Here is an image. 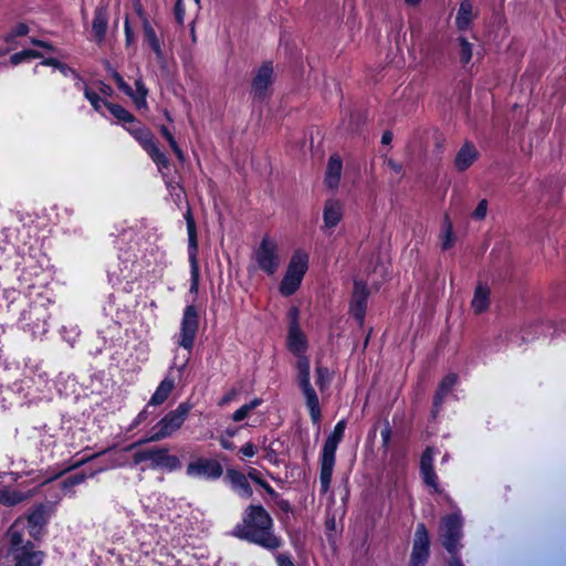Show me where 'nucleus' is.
<instances>
[{
	"mask_svg": "<svg viewBox=\"0 0 566 566\" xmlns=\"http://www.w3.org/2000/svg\"><path fill=\"white\" fill-rule=\"evenodd\" d=\"M298 310L293 307L289 311V329L286 346L289 350L296 357L297 384L305 397L306 406L310 410L311 418L314 423L321 420V407L318 397L313 388L310 379V359L306 356L308 349V340L305 333L298 324Z\"/></svg>",
	"mask_w": 566,
	"mask_h": 566,
	"instance_id": "nucleus-1",
	"label": "nucleus"
},
{
	"mask_svg": "<svg viewBox=\"0 0 566 566\" xmlns=\"http://www.w3.org/2000/svg\"><path fill=\"white\" fill-rule=\"evenodd\" d=\"M234 535L274 551L281 547L282 541L273 533V520L261 505H250L244 512L242 523L234 528Z\"/></svg>",
	"mask_w": 566,
	"mask_h": 566,
	"instance_id": "nucleus-2",
	"label": "nucleus"
},
{
	"mask_svg": "<svg viewBox=\"0 0 566 566\" xmlns=\"http://www.w3.org/2000/svg\"><path fill=\"white\" fill-rule=\"evenodd\" d=\"M346 421H338L334 427L333 432L327 437L323 446L322 453L319 457V484L322 493H327L331 488L332 476L336 461V450L344 437Z\"/></svg>",
	"mask_w": 566,
	"mask_h": 566,
	"instance_id": "nucleus-3",
	"label": "nucleus"
},
{
	"mask_svg": "<svg viewBox=\"0 0 566 566\" xmlns=\"http://www.w3.org/2000/svg\"><path fill=\"white\" fill-rule=\"evenodd\" d=\"M46 522L45 509L38 506L29 515L17 518L8 530L7 536L18 542L27 538L25 535L28 533L29 537L39 539L42 536Z\"/></svg>",
	"mask_w": 566,
	"mask_h": 566,
	"instance_id": "nucleus-4",
	"label": "nucleus"
},
{
	"mask_svg": "<svg viewBox=\"0 0 566 566\" xmlns=\"http://www.w3.org/2000/svg\"><path fill=\"white\" fill-rule=\"evenodd\" d=\"M308 262L310 254L307 251L297 249L293 252L279 287L283 296H290L298 290L308 269Z\"/></svg>",
	"mask_w": 566,
	"mask_h": 566,
	"instance_id": "nucleus-5",
	"label": "nucleus"
},
{
	"mask_svg": "<svg viewBox=\"0 0 566 566\" xmlns=\"http://www.w3.org/2000/svg\"><path fill=\"white\" fill-rule=\"evenodd\" d=\"M253 260L259 270L273 275L281 265V253L279 241L269 234H265L253 252Z\"/></svg>",
	"mask_w": 566,
	"mask_h": 566,
	"instance_id": "nucleus-6",
	"label": "nucleus"
},
{
	"mask_svg": "<svg viewBox=\"0 0 566 566\" xmlns=\"http://www.w3.org/2000/svg\"><path fill=\"white\" fill-rule=\"evenodd\" d=\"M125 129L138 142L159 169L168 168L169 161L157 147L153 133L133 116V122L125 123Z\"/></svg>",
	"mask_w": 566,
	"mask_h": 566,
	"instance_id": "nucleus-7",
	"label": "nucleus"
},
{
	"mask_svg": "<svg viewBox=\"0 0 566 566\" xmlns=\"http://www.w3.org/2000/svg\"><path fill=\"white\" fill-rule=\"evenodd\" d=\"M190 406L188 403H180L175 410L168 412L157 424L153 428V433L148 441H159L170 437L175 433L185 422Z\"/></svg>",
	"mask_w": 566,
	"mask_h": 566,
	"instance_id": "nucleus-8",
	"label": "nucleus"
},
{
	"mask_svg": "<svg viewBox=\"0 0 566 566\" xmlns=\"http://www.w3.org/2000/svg\"><path fill=\"white\" fill-rule=\"evenodd\" d=\"M9 541V553L12 556L13 566H41L43 563V552L35 548L33 543L23 538L18 542L12 538Z\"/></svg>",
	"mask_w": 566,
	"mask_h": 566,
	"instance_id": "nucleus-9",
	"label": "nucleus"
},
{
	"mask_svg": "<svg viewBox=\"0 0 566 566\" xmlns=\"http://www.w3.org/2000/svg\"><path fill=\"white\" fill-rule=\"evenodd\" d=\"M185 220L187 223V232H188V254H189L190 274H191L190 292L197 293L198 287H199V277H200L199 264H198V259H197L198 242H197L196 222L192 217L190 208H188L185 213Z\"/></svg>",
	"mask_w": 566,
	"mask_h": 566,
	"instance_id": "nucleus-10",
	"label": "nucleus"
},
{
	"mask_svg": "<svg viewBox=\"0 0 566 566\" xmlns=\"http://www.w3.org/2000/svg\"><path fill=\"white\" fill-rule=\"evenodd\" d=\"M198 313L193 305H188L182 315L180 323V331L175 336L176 343L187 349L191 350L195 344L196 335L198 332Z\"/></svg>",
	"mask_w": 566,
	"mask_h": 566,
	"instance_id": "nucleus-11",
	"label": "nucleus"
},
{
	"mask_svg": "<svg viewBox=\"0 0 566 566\" xmlns=\"http://www.w3.org/2000/svg\"><path fill=\"white\" fill-rule=\"evenodd\" d=\"M461 528L462 520L458 514L448 515L442 520L440 536L443 546L451 555H455L461 548L459 543L462 536Z\"/></svg>",
	"mask_w": 566,
	"mask_h": 566,
	"instance_id": "nucleus-12",
	"label": "nucleus"
},
{
	"mask_svg": "<svg viewBox=\"0 0 566 566\" xmlns=\"http://www.w3.org/2000/svg\"><path fill=\"white\" fill-rule=\"evenodd\" d=\"M222 467L218 461L199 458L188 464L186 472L191 478L218 479L222 475Z\"/></svg>",
	"mask_w": 566,
	"mask_h": 566,
	"instance_id": "nucleus-13",
	"label": "nucleus"
},
{
	"mask_svg": "<svg viewBox=\"0 0 566 566\" xmlns=\"http://www.w3.org/2000/svg\"><path fill=\"white\" fill-rule=\"evenodd\" d=\"M429 556V537L423 524L417 526L410 566H423Z\"/></svg>",
	"mask_w": 566,
	"mask_h": 566,
	"instance_id": "nucleus-14",
	"label": "nucleus"
},
{
	"mask_svg": "<svg viewBox=\"0 0 566 566\" xmlns=\"http://www.w3.org/2000/svg\"><path fill=\"white\" fill-rule=\"evenodd\" d=\"M344 217V203L335 198L328 199L323 208V231L332 233Z\"/></svg>",
	"mask_w": 566,
	"mask_h": 566,
	"instance_id": "nucleus-15",
	"label": "nucleus"
},
{
	"mask_svg": "<svg viewBox=\"0 0 566 566\" xmlns=\"http://www.w3.org/2000/svg\"><path fill=\"white\" fill-rule=\"evenodd\" d=\"M113 78L115 80L118 88L133 99L137 108L140 109L147 106L146 96L148 94V90L140 78L136 80L135 82L136 91H133V88L117 72H114Z\"/></svg>",
	"mask_w": 566,
	"mask_h": 566,
	"instance_id": "nucleus-16",
	"label": "nucleus"
},
{
	"mask_svg": "<svg viewBox=\"0 0 566 566\" xmlns=\"http://www.w3.org/2000/svg\"><path fill=\"white\" fill-rule=\"evenodd\" d=\"M368 301V290L364 282L355 281L353 297L350 302V313L361 325L366 314Z\"/></svg>",
	"mask_w": 566,
	"mask_h": 566,
	"instance_id": "nucleus-17",
	"label": "nucleus"
},
{
	"mask_svg": "<svg viewBox=\"0 0 566 566\" xmlns=\"http://www.w3.org/2000/svg\"><path fill=\"white\" fill-rule=\"evenodd\" d=\"M273 65L270 62L263 63L252 81V93L258 97L265 96L273 83Z\"/></svg>",
	"mask_w": 566,
	"mask_h": 566,
	"instance_id": "nucleus-18",
	"label": "nucleus"
},
{
	"mask_svg": "<svg viewBox=\"0 0 566 566\" xmlns=\"http://www.w3.org/2000/svg\"><path fill=\"white\" fill-rule=\"evenodd\" d=\"M433 459L434 451L432 448H427L421 455L420 460V471L423 479V482L432 488L434 492H439V483L438 476L433 471Z\"/></svg>",
	"mask_w": 566,
	"mask_h": 566,
	"instance_id": "nucleus-19",
	"label": "nucleus"
},
{
	"mask_svg": "<svg viewBox=\"0 0 566 566\" xmlns=\"http://www.w3.org/2000/svg\"><path fill=\"white\" fill-rule=\"evenodd\" d=\"M479 158V151L476 147L471 143H465L459 149L454 158V166L457 170L464 171L473 165Z\"/></svg>",
	"mask_w": 566,
	"mask_h": 566,
	"instance_id": "nucleus-20",
	"label": "nucleus"
},
{
	"mask_svg": "<svg viewBox=\"0 0 566 566\" xmlns=\"http://www.w3.org/2000/svg\"><path fill=\"white\" fill-rule=\"evenodd\" d=\"M226 479L230 482L232 488L239 493L240 496L249 499L252 495V489L243 473L234 469H229L227 470Z\"/></svg>",
	"mask_w": 566,
	"mask_h": 566,
	"instance_id": "nucleus-21",
	"label": "nucleus"
},
{
	"mask_svg": "<svg viewBox=\"0 0 566 566\" xmlns=\"http://www.w3.org/2000/svg\"><path fill=\"white\" fill-rule=\"evenodd\" d=\"M343 170V163L338 155H332L328 159L326 174H325V184L328 188L335 189L338 187L340 181Z\"/></svg>",
	"mask_w": 566,
	"mask_h": 566,
	"instance_id": "nucleus-22",
	"label": "nucleus"
},
{
	"mask_svg": "<svg viewBox=\"0 0 566 566\" xmlns=\"http://www.w3.org/2000/svg\"><path fill=\"white\" fill-rule=\"evenodd\" d=\"M143 32L145 42L149 45V48L154 51L157 60L164 61L165 54L161 48V41L158 38L154 27L147 19L143 21Z\"/></svg>",
	"mask_w": 566,
	"mask_h": 566,
	"instance_id": "nucleus-23",
	"label": "nucleus"
},
{
	"mask_svg": "<svg viewBox=\"0 0 566 566\" xmlns=\"http://www.w3.org/2000/svg\"><path fill=\"white\" fill-rule=\"evenodd\" d=\"M164 449L149 448L137 450L133 455L134 464H140L143 462H149L151 468H159V460L161 459V452Z\"/></svg>",
	"mask_w": 566,
	"mask_h": 566,
	"instance_id": "nucleus-24",
	"label": "nucleus"
},
{
	"mask_svg": "<svg viewBox=\"0 0 566 566\" xmlns=\"http://www.w3.org/2000/svg\"><path fill=\"white\" fill-rule=\"evenodd\" d=\"M490 289L486 285L479 284L475 287L471 306L475 314H481L489 308Z\"/></svg>",
	"mask_w": 566,
	"mask_h": 566,
	"instance_id": "nucleus-25",
	"label": "nucleus"
},
{
	"mask_svg": "<svg viewBox=\"0 0 566 566\" xmlns=\"http://www.w3.org/2000/svg\"><path fill=\"white\" fill-rule=\"evenodd\" d=\"M175 387V380L170 377H166L156 388L151 396L148 406H159L166 401Z\"/></svg>",
	"mask_w": 566,
	"mask_h": 566,
	"instance_id": "nucleus-26",
	"label": "nucleus"
},
{
	"mask_svg": "<svg viewBox=\"0 0 566 566\" xmlns=\"http://www.w3.org/2000/svg\"><path fill=\"white\" fill-rule=\"evenodd\" d=\"M475 14L473 12V6L469 0H463L460 3L457 17H455V23L458 29L460 30H467L469 29L471 22L473 21Z\"/></svg>",
	"mask_w": 566,
	"mask_h": 566,
	"instance_id": "nucleus-27",
	"label": "nucleus"
},
{
	"mask_svg": "<svg viewBox=\"0 0 566 566\" xmlns=\"http://www.w3.org/2000/svg\"><path fill=\"white\" fill-rule=\"evenodd\" d=\"M108 14L105 8H97L94 12L92 30L97 41H102L107 29Z\"/></svg>",
	"mask_w": 566,
	"mask_h": 566,
	"instance_id": "nucleus-28",
	"label": "nucleus"
},
{
	"mask_svg": "<svg viewBox=\"0 0 566 566\" xmlns=\"http://www.w3.org/2000/svg\"><path fill=\"white\" fill-rule=\"evenodd\" d=\"M439 241L441 249L444 251L451 249L455 243V234L449 216H446L443 219Z\"/></svg>",
	"mask_w": 566,
	"mask_h": 566,
	"instance_id": "nucleus-29",
	"label": "nucleus"
},
{
	"mask_svg": "<svg viewBox=\"0 0 566 566\" xmlns=\"http://www.w3.org/2000/svg\"><path fill=\"white\" fill-rule=\"evenodd\" d=\"M7 478V473H0V503L4 505H15L22 502L25 496L20 492L8 490L3 485V480Z\"/></svg>",
	"mask_w": 566,
	"mask_h": 566,
	"instance_id": "nucleus-30",
	"label": "nucleus"
},
{
	"mask_svg": "<svg viewBox=\"0 0 566 566\" xmlns=\"http://www.w3.org/2000/svg\"><path fill=\"white\" fill-rule=\"evenodd\" d=\"M458 381V376L455 374H449L447 375L441 382L439 384V387L437 389L436 396H434V406L439 407L444 398L449 395V392L452 390L454 385Z\"/></svg>",
	"mask_w": 566,
	"mask_h": 566,
	"instance_id": "nucleus-31",
	"label": "nucleus"
},
{
	"mask_svg": "<svg viewBox=\"0 0 566 566\" xmlns=\"http://www.w3.org/2000/svg\"><path fill=\"white\" fill-rule=\"evenodd\" d=\"M262 402L263 400L261 398H254L249 403L241 406L232 413V420L235 422L244 420L251 413V411L261 406Z\"/></svg>",
	"mask_w": 566,
	"mask_h": 566,
	"instance_id": "nucleus-32",
	"label": "nucleus"
},
{
	"mask_svg": "<svg viewBox=\"0 0 566 566\" xmlns=\"http://www.w3.org/2000/svg\"><path fill=\"white\" fill-rule=\"evenodd\" d=\"M105 107L115 118H117L123 124H125L126 122H133V115L120 105L105 103Z\"/></svg>",
	"mask_w": 566,
	"mask_h": 566,
	"instance_id": "nucleus-33",
	"label": "nucleus"
},
{
	"mask_svg": "<svg viewBox=\"0 0 566 566\" xmlns=\"http://www.w3.org/2000/svg\"><path fill=\"white\" fill-rule=\"evenodd\" d=\"M458 41H459V46H460V50H459L460 62L463 65H467L472 59V54H473L472 44L463 36H460L458 39Z\"/></svg>",
	"mask_w": 566,
	"mask_h": 566,
	"instance_id": "nucleus-34",
	"label": "nucleus"
},
{
	"mask_svg": "<svg viewBox=\"0 0 566 566\" xmlns=\"http://www.w3.org/2000/svg\"><path fill=\"white\" fill-rule=\"evenodd\" d=\"M41 65H52L56 67L64 76L74 75L76 77V85L80 87L81 85V78L76 75L74 70L69 67L67 65L59 62L57 60L53 57L45 59L41 62Z\"/></svg>",
	"mask_w": 566,
	"mask_h": 566,
	"instance_id": "nucleus-35",
	"label": "nucleus"
},
{
	"mask_svg": "<svg viewBox=\"0 0 566 566\" xmlns=\"http://www.w3.org/2000/svg\"><path fill=\"white\" fill-rule=\"evenodd\" d=\"M315 382L318 388L323 391L325 390L331 382V374L328 368L318 365L315 369Z\"/></svg>",
	"mask_w": 566,
	"mask_h": 566,
	"instance_id": "nucleus-36",
	"label": "nucleus"
},
{
	"mask_svg": "<svg viewBox=\"0 0 566 566\" xmlns=\"http://www.w3.org/2000/svg\"><path fill=\"white\" fill-rule=\"evenodd\" d=\"M44 54L38 50H23L21 52H18L13 55H11L10 60H11V63L13 65H17L25 60H30V59H40V57H43Z\"/></svg>",
	"mask_w": 566,
	"mask_h": 566,
	"instance_id": "nucleus-37",
	"label": "nucleus"
},
{
	"mask_svg": "<svg viewBox=\"0 0 566 566\" xmlns=\"http://www.w3.org/2000/svg\"><path fill=\"white\" fill-rule=\"evenodd\" d=\"M160 133L165 137V139L168 142V144H169L170 148L172 149V151L175 153L176 157L180 161H184L185 155H184L182 150L180 149V147L178 146L177 142L175 140V137L169 132V129L166 126H161Z\"/></svg>",
	"mask_w": 566,
	"mask_h": 566,
	"instance_id": "nucleus-38",
	"label": "nucleus"
},
{
	"mask_svg": "<svg viewBox=\"0 0 566 566\" xmlns=\"http://www.w3.org/2000/svg\"><path fill=\"white\" fill-rule=\"evenodd\" d=\"M159 460V468H167L169 470H176L180 465V461L176 455L168 454L167 450L164 449Z\"/></svg>",
	"mask_w": 566,
	"mask_h": 566,
	"instance_id": "nucleus-39",
	"label": "nucleus"
},
{
	"mask_svg": "<svg viewBox=\"0 0 566 566\" xmlns=\"http://www.w3.org/2000/svg\"><path fill=\"white\" fill-rule=\"evenodd\" d=\"M137 444L138 443H133V444L124 448L122 451H117V452L109 454V461H111L109 467L113 468V467L124 465L126 463V461L124 459L123 452L132 451L133 449H135L137 447Z\"/></svg>",
	"mask_w": 566,
	"mask_h": 566,
	"instance_id": "nucleus-40",
	"label": "nucleus"
},
{
	"mask_svg": "<svg viewBox=\"0 0 566 566\" xmlns=\"http://www.w3.org/2000/svg\"><path fill=\"white\" fill-rule=\"evenodd\" d=\"M84 95L90 101L91 105L95 111L101 112L102 107L105 106L106 101L101 98L97 93L91 91L87 87H84Z\"/></svg>",
	"mask_w": 566,
	"mask_h": 566,
	"instance_id": "nucleus-41",
	"label": "nucleus"
},
{
	"mask_svg": "<svg viewBox=\"0 0 566 566\" xmlns=\"http://www.w3.org/2000/svg\"><path fill=\"white\" fill-rule=\"evenodd\" d=\"M239 396V389L237 388H231L229 389L224 395L223 397L218 401V406L220 407H224V406H228L229 403L233 402L237 400Z\"/></svg>",
	"mask_w": 566,
	"mask_h": 566,
	"instance_id": "nucleus-42",
	"label": "nucleus"
},
{
	"mask_svg": "<svg viewBox=\"0 0 566 566\" xmlns=\"http://www.w3.org/2000/svg\"><path fill=\"white\" fill-rule=\"evenodd\" d=\"M488 212V201L485 199H482L476 208L474 209L472 217L476 220H482L486 217Z\"/></svg>",
	"mask_w": 566,
	"mask_h": 566,
	"instance_id": "nucleus-43",
	"label": "nucleus"
},
{
	"mask_svg": "<svg viewBox=\"0 0 566 566\" xmlns=\"http://www.w3.org/2000/svg\"><path fill=\"white\" fill-rule=\"evenodd\" d=\"M184 0H177L175 6V15L178 23L182 24L185 20V8H184Z\"/></svg>",
	"mask_w": 566,
	"mask_h": 566,
	"instance_id": "nucleus-44",
	"label": "nucleus"
},
{
	"mask_svg": "<svg viewBox=\"0 0 566 566\" xmlns=\"http://www.w3.org/2000/svg\"><path fill=\"white\" fill-rule=\"evenodd\" d=\"M256 451H258V448L251 442L245 443L240 449V452L242 453V455L247 457V458H252L253 455H255Z\"/></svg>",
	"mask_w": 566,
	"mask_h": 566,
	"instance_id": "nucleus-45",
	"label": "nucleus"
},
{
	"mask_svg": "<svg viewBox=\"0 0 566 566\" xmlns=\"http://www.w3.org/2000/svg\"><path fill=\"white\" fill-rule=\"evenodd\" d=\"M124 30H125L126 43L129 45L134 42V32H133L127 19L124 24Z\"/></svg>",
	"mask_w": 566,
	"mask_h": 566,
	"instance_id": "nucleus-46",
	"label": "nucleus"
},
{
	"mask_svg": "<svg viewBox=\"0 0 566 566\" xmlns=\"http://www.w3.org/2000/svg\"><path fill=\"white\" fill-rule=\"evenodd\" d=\"M276 563L279 566H294L293 562L291 560V558L286 555H283V554H279L276 556Z\"/></svg>",
	"mask_w": 566,
	"mask_h": 566,
	"instance_id": "nucleus-47",
	"label": "nucleus"
},
{
	"mask_svg": "<svg viewBox=\"0 0 566 566\" xmlns=\"http://www.w3.org/2000/svg\"><path fill=\"white\" fill-rule=\"evenodd\" d=\"M219 441H220V444L223 449L226 450H233L234 449V443L230 441L229 438H227L226 436H221L219 438Z\"/></svg>",
	"mask_w": 566,
	"mask_h": 566,
	"instance_id": "nucleus-48",
	"label": "nucleus"
},
{
	"mask_svg": "<svg viewBox=\"0 0 566 566\" xmlns=\"http://www.w3.org/2000/svg\"><path fill=\"white\" fill-rule=\"evenodd\" d=\"M84 480H85L84 474H75L67 479V481L70 482L71 485L78 484V483L83 482Z\"/></svg>",
	"mask_w": 566,
	"mask_h": 566,
	"instance_id": "nucleus-49",
	"label": "nucleus"
},
{
	"mask_svg": "<svg viewBox=\"0 0 566 566\" xmlns=\"http://www.w3.org/2000/svg\"><path fill=\"white\" fill-rule=\"evenodd\" d=\"M390 436H391V431L388 427L381 431V439H382L384 446H387L389 443Z\"/></svg>",
	"mask_w": 566,
	"mask_h": 566,
	"instance_id": "nucleus-50",
	"label": "nucleus"
},
{
	"mask_svg": "<svg viewBox=\"0 0 566 566\" xmlns=\"http://www.w3.org/2000/svg\"><path fill=\"white\" fill-rule=\"evenodd\" d=\"M391 139H392L391 133H389V132L384 133V135L381 137L382 144H389L391 142Z\"/></svg>",
	"mask_w": 566,
	"mask_h": 566,
	"instance_id": "nucleus-51",
	"label": "nucleus"
},
{
	"mask_svg": "<svg viewBox=\"0 0 566 566\" xmlns=\"http://www.w3.org/2000/svg\"><path fill=\"white\" fill-rule=\"evenodd\" d=\"M449 566H463V565L457 556H453L449 563Z\"/></svg>",
	"mask_w": 566,
	"mask_h": 566,
	"instance_id": "nucleus-52",
	"label": "nucleus"
},
{
	"mask_svg": "<svg viewBox=\"0 0 566 566\" xmlns=\"http://www.w3.org/2000/svg\"><path fill=\"white\" fill-rule=\"evenodd\" d=\"M33 43H34V44H36V45H39V46H41V48H44V49H46V50H50V51H51V50H53V49H52V46H51V45H49V44H48V43H45V42L34 41Z\"/></svg>",
	"mask_w": 566,
	"mask_h": 566,
	"instance_id": "nucleus-53",
	"label": "nucleus"
},
{
	"mask_svg": "<svg viewBox=\"0 0 566 566\" xmlns=\"http://www.w3.org/2000/svg\"><path fill=\"white\" fill-rule=\"evenodd\" d=\"M27 32H28V28H27L25 25H20V27L17 29V34H18V35H24Z\"/></svg>",
	"mask_w": 566,
	"mask_h": 566,
	"instance_id": "nucleus-54",
	"label": "nucleus"
},
{
	"mask_svg": "<svg viewBox=\"0 0 566 566\" xmlns=\"http://www.w3.org/2000/svg\"><path fill=\"white\" fill-rule=\"evenodd\" d=\"M235 433H237L235 429H227L223 436H226L227 438L230 439L231 437L235 436Z\"/></svg>",
	"mask_w": 566,
	"mask_h": 566,
	"instance_id": "nucleus-55",
	"label": "nucleus"
},
{
	"mask_svg": "<svg viewBox=\"0 0 566 566\" xmlns=\"http://www.w3.org/2000/svg\"><path fill=\"white\" fill-rule=\"evenodd\" d=\"M421 0H406L409 6H417Z\"/></svg>",
	"mask_w": 566,
	"mask_h": 566,
	"instance_id": "nucleus-56",
	"label": "nucleus"
},
{
	"mask_svg": "<svg viewBox=\"0 0 566 566\" xmlns=\"http://www.w3.org/2000/svg\"><path fill=\"white\" fill-rule=\"evenodd\" d=\"M187 361H188V358L186 359V361L180 366L179 370L182 371L187 365Z\"/></svg>",
	"mask_w": 566,
	"mask_h": 566,
	"instance_id": "nucleus-57",
	"label": "nucleus"
},
{
	"mask_svg": "<svg viewBox=\"0 0 566 566\" xmlns=\"http://www.w3.org/2000/svg\"><path fill=\"white\" fill-rule=\"evenodd\" d=\"M172 189H177L179 192H181V188L179 186H171Z\"/></svg>",
	"mask_w": 566,
	"mask_h": 566,
	"instance_id": "nucleus-58",
	"label": "nucleus"
},
{
	"mask_svg": "<svg viewBox=\"0 0 566 566\" xmlns=\"http://www.w3.org/2000/svg\"><path fill=\"white\" fill-rule=\"evenodd\" d=\"M195 6L198 7L199 6V0H192Z\"/></svg>",
	"mask_w": 566,
	"mask_h": 566,
	"instance_id": "nucleus-59",
	"label": "nucleus"
},
{
	"mask_svg": "<svg viewBox=\"0 0 566 566\" xmlns=\"http://www.w3.org/2000/svg\"><path fill=\"white\" fill-rule=\"evenodd\" d=\"M144 413H145V411L140 412V413L138 415V418H142V417L144 416Z\"/></svg>",
	"mask_w": 566,
	"mask_h": 566,
	"instance_id": "nucleus-60",
	"label": "nucleus"
}]
</instances>
